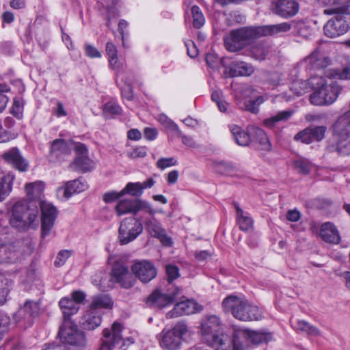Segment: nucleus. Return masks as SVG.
Wrapping results in <instances>:
<instances>
[{
  "label": "nucleus",
  "mask_w": 350,
  "mask_h": 350,
  "mask_svg": "<svg viewBox=\"0 0 350 350\" xmlns=\"http://www.w3.org/2000/svg\"><path fill=\"white\" fill-rule=\"evenodd\" d=\"M331 131L332 137L326 142L325 151L340 157L350 155V109L337 118Z\"/></svg>",
  "instance_id": "nucleus-1"
},
{
  "label": "nucleus",
  "mask_w": 350,
  "mask_h": 350,
  "mask_svg": "<svg viewBox=\"0 0 350 350\" xmlns=\"http://www.w3.org/2000/svg\"><path fill=\"white\" fill-rule=\"evenodd\" d=\"M305 88L313 90L310 96L311 104L317 106L330 105L338 98L342 87L336 81L328 82L322 76H312L305 82Z\"/></svg>",
  "instance_id": "nucleus-2"
},
{
  "label": "nucleus",
  "mask_w": 350,
  "mask_h": 350,
  "mask_svg": "<svg viewBox=\"0 0 350 350\" xmlns=\"http://www.w3.org/2000/svg\"><path fill=\"white\" fill-rule=\"evenodd\" d=\"M200 334L202 342L215 350H228L230 347V338L224 333L222 321L217 315L201 319Z\"/></svg>",
  "instance_id": "nucleus-3"
},
{
  "label": "nucleus",
  "mask_w": 350,
  "mask_h": 350,
  "mask_svg": "<svg viewBox=\"0 0 350 350\" xmlns=\"http://www.w3.org/2000/svg\"><path fill=\"white\" fill-rule=\"evenodd\" d=\"M221 308L224 313L230 314L240 321H260L263 318L262 310L250 303L245 296L228 295L223 299Z\"/></svg>",
  "instance_id": "nucleus-4"
},
{
  "label": "nucleus",
  "mask_w": 350,
  "mask_h": 350,
  "mask_svg": "<svg viewBox=\"0 0 350 350\" xmlns=\"http://www.w3.org/2000/svg\"><path fill=\"white\" fill-rule=\"evenodd\" d=\"M38 214L36 205L32 206L26 200H19L12 207L9 224L18 232H27L38 227Z\"/></svg>",
  "instance_id": "nucleus-5"
},
{
  "label": "nucleus",
  "mask_w": 350,
  "mask_h": 350,
  "mask_svg": "<svg viewBox=\"0 0 350 350\" xmlns=\"http://www.w3.org/2000/svg\"><path fill=\"white\" fill-rule=\"evenodd\" d=\"M262 36L258 27H244L230 31L224 40L226 49L230 52H237L250 45L255 39Z\"/></svg>",
  "instance_id": "nucleus-6"
},
{
  "label": "nucleus",
  "mask_w": 350,
  "mask_h": 350,
  "mask_svg": "<svg viewBox=\"0 0 350 350\" xmlns=\"http://www.w3.org/2000/svg\"><path fill=\"white\" fill-rule=\"evenodd\" d=\"M262 36L258 27H244L230 31L224 40L226 49L230 52H237L250 45L255 39Z\"/></svg>",
  "instance_id": "nucleus-7"
},
{
  "label": "nucleus",
  "mask_w": 350,
  "mask_h": 350,
  "mask_svg": "<svg viewBox=\"0 0 350 350\" xmlns=\"http://www.w3.org/2000/svg\"><path fill=\"white\" fill-rule=\"evenodd\" d=\"M57 337L65 345H68L76 348H84L87 345V338L84 332L79 329L73 321H63L59 327Z\"/></svg>",
  "instance_id": "nucleus-8"
},
{
  "label": "nucleus",
  "mask_w": 350,
  "mask_h": 350,
  "mask_svg": "<svg viewBox=\"0 0 350 350\" xmlns=\"http://www.w3.org/2000/svg\"><path fill=\"white\" fill-rule=\"evenodd\" d=\"M122 325L118 322H114L111 329L105 328L103 331L104 339L99 350H126L128 344L133 343V339H124L122 336Z\"/></svg>",
  "instance_id": "nucleus-9"
},
{
  "label": "nucleus",
  "mask_w": 350,
  "mask_h": 350,
  "mask_svg": "<svg viewBox=\"0 0 350 350\" xmlns=\"http://www.w3.org/2000/svg\"><path fill=\"white\" fill-rule=\"evenodd\" d=\"M187 332L184 323H177L169 329H163L160 334L159 345L164 350H178L181 348L183 337Z\"/></svg>",
  "instance_id": "nucleus-10"
},
{
  "label": "nucleus",
  "mask_w": 350,
  "mask_h": 350,
  "mask_svg": "<svg viewBox=\"0 0 350 350\" xmlns=\"http://www.w3.org/2000/svg\"><path fill=\"white\" fill-rule=\"evenodd\" d=\"M110 282L118 284L121 288L129 289L133 287L135 279L130 272L128 265L122 260H116L110 271Z\"/></svg>",
  "instance_id": "nucleus-11"
},
{
  "label": "nucleus",
  "mask_w": 350,
  "mask_h": 350,
  "mask_svg": "<svg viewBox=\"0 0 350 350\" xmlns=\"http://www.w3.org/2000/svg\"><path fill=\"white\" fill-rule=\"evenodd\" d=\"M143 232L141 221L130 217L124 219L118 229V240L120 245H126L137 239Z\"/></svg>",
  "instance_id": "nucleus-12"
},
{
  "label": "nucleus",
  "mask_w": 350,
  "mask_h": 350,
  "mask_svg": "<svg viewBox=\"0 0 350 350\" xmlns=\"http://www.w3.org/2000/svg\"><path fill=\"white\" fill-rule=\"evenodd\" d=\"M331 59L323 54L319 49H316L299 64L310 77L319 76L317 72H321L329 66Z\"/></svg>",
  "instance_id": "nucleus-13"
},
{
  "label": "nucleus",
  "mask_w": 350,
  "mask_h": 350,
  "mask_svg": "<svg viewBox=\"0 0 350 350\" xmlns=\"http://www.w3.org/2000/svg\"><path fill=\"white\" fill-rule=\"evenodd\" d=\"M179 289L174 288L171 291H164L161 289H155L147 297L146 305L147 307L163 309L173 305L176 301L179 294Z\"/></svg>",
  "instance_id": "nucleus-14"
},
{
  "label": "nucleus",
  "mask_w": 350,
  "mask_h": 350,
  "mask_svg": "<svg viewBox=\"0 0 350 350\" xmlns=\"http://www.w3.org/2000/svg\"><path fill=\"white\" fill-rule=\"evenodd\" d=\"M116 211L118 215L127 213L136 215L141 211L149 213L150 215H154L156 213V211L149 202L141 199L122 200L117 204Z\"/></svg>",
  "instance_id": "nucleus-15"
},
{
  "label": "nucleus",
  "mask_w": 350,
  "mask_h": 350,
  "mask_svg": "<svg viewBox=\"0 0 350 350\" xmlns=\"http://www.w3.org/2000/svg\"><path fill=\"white\" fill-rule=\"evenodd\" d=\"M38 206L41 211V237L45 239L54 227L58 211L52 204L46 202H39Z\"/></svg>",
  "instance_id": "nucleus-16"
},
{
  "label": "nucleus",
  "mask_w": 350,
  "mask_h": 350,
  "mask_svg": "<svg viewBox=\"0 0 350 350\" xmlns=\"http://www.w3.org/2000/svg\"><path fill=\"white\" fill-rule=\"evenodd\" d=\"M345 14L337 12L334 16L329 19L323 27L324 33L329 38H336L348 31L350 27L344 16Z\"/></svg>",
  "instance_id": "nucleus-17"
},
{
  "label": "nucleus",
  "mask_w": 350,
  "mask_h": 350,
  "mask_svg": "<svg viewBox=\"0 0 350 350\" xmlns=\"http://www.w3.org/2000/svg\"><path fill=\"white\" fill-rule=\"evenodd\" d=\"M132 273L142 283L146 284L156 278L157 270L152 262L142 260L135 262L131 267Z\"/></svg>",
  "instance_id": "nucleus-18"
},
{
  "label": "nucleus",
  "mask_w": 350,
  "mask_h": 350,
  "mask_svg": "<svg viewBox=\"0 0 350 350\" xmlns=\"http://www.w3.org/2000/svg\"><path fill=\"white\" fill-rule=\"evenodd\" d=\"M299 10L296 0H274L271 3L272 12L283 18H289L295 16Z\"/></svg>",
  "instance_id": "nucleus-19"
},
{
  "label": "nucleus",
  "mask_w": 350,
  "mask_h": 350,
  "mask_svg": "<svg viewBox=\"0 0 350 350\" xmlns=\"http://www.w3.org/2000/svg\"><path fill=\"white\" fill-rule=\"evenodd\" d=\"M76 157L72 163L75 170L85 173L90 172L92 167L91 160L88 157V150L86 146L82 143H78L75 148Z\"/></svg>",
  "instance_id": "nucleus-20"
},
{
  "label": "nucleus",
  "mask_w": 350,
  "mask_h": 350,
  "mask_svg": "<svg viewBox=\"0 0 350 350\" xmlns=\"http://www.w3.org/2000/svg\"><path fill=\"white\" fill-rule=\"evenodd\" d=\"M21 250L18 243L0 244V264H14L19 260Z\"/></svg>",
  "instance_id": "nucleus-21"
},
{
  "label": "nucleus",
  "mask_w": 350,
  "mask_h": 350,
  "mask_svg": "<svg viewBox=\"0 0 350 350\" xmlns=\"http://www.w3.org/2000/svg\"><path fill=\"white\" fill-rule=\"evenodd\" d=\"M2 158L8 164L19 172H24L28 170V161L23 158L16 147L12 148L2 154Z\"/></svg>",
  "instance_id": "nucleus-22"
},
{
  "label": "nucleus",
  "mask_w": 350,
  "mask_h": 350,
  "mask_svg": "<svg viewBox=\"0 0 350 350\" xmlns=\"http://www.w3.org/2000/svg\"><path fill=\"white\" fill-rule=\"evenodd\" d=\"M152 216L151 218L145 220L148 231L152 237L159 239L163 245L171 246L172 245L171 238L167 235L165 230L162 228L159 221L154 217V215Z\"/></svg>",
  "instance_id": "nucleus-23"
},
{
  "label": "nucleus",
  "mask_w": 350,
  "mask_h": 350,
  "mask_svg": "<svg viewBox=\"0 0 350 350\" xmlns=\"http://www.w3.org/2000/svg\"><path fill=\"white\" fill-rule=\"evenodd\" d=\"M25 189L27 197L26 200L27 203L32 206L36 205L38 208L39 202H43L41 200V196L44 189V183L36 181L27 183L25 186Z\"/></svg>",
  "instance_id": "nucleus-24"
},
{
  "label": "nucleus",
  "mask_w": 350,
  "mask_h": 350,
  "mask_svg": "<svg viewBox=\"0 0 350 350\" xmlns=\"http://www.w3.org/2000/svg\"><path fill=\"white\" fill-rule=\"evenodd\" d=\"M227 70L230 77L250 76L254 72L251 64L243 61H232Z\"/></svg>",
  "instance_id": "nucleus-25"
},
{
  "label": "nucleus",
  "mask_w": 350,
  "mask_h": 350,
  "mask_svg": "<svg viewBox=\"0 0 350 350\" xmlns=\"http://www.w3.org/2000/svg\"><path fill=\"white\" fill-rule=\"evenodd\" d=\"M319 235L323 241L331 244H338L340 236L336 226L331 222H325L321 226Z\"/></svg>",
  "instance_id": "nucleus-26"
},
{
  "label": "nucleus",
  "mask_w": 350,
  "mask_h": 350,
  "mask_svg": "<svg viewBox=\"0 0 350 350\" xmlns=\"http://www.w3.org/2000/svg\"><path fill=\"white\" fill-rule=\"evenodd\" d=\"M87 188L86 182L82 178L68 181L66 183L65 187H59L57 192L63 193L65 198H70L73 194L80 193L85 190Z\"/></svg>",
  "instance_id": "nucleus-27"
},
{
  "label": "nucleus",
  "mask_w": 350,
  "mask_h": 350,
  "mask_svg": "<svg viewBox=\"0 0 350 350\" xmlns=\"http://www.w3.org/2000/svg\"><path fill=\"white\" fill-rule=\"evenodd\" d=\"M72 148L64 139H55L51 143L50 155L56 159H61L65 156L70 155Z\"/></svg>",
  "instance_id": "nucleus-28"
},
{
  "label": "nucleus",
  "mask_w": 350,
  "mask_h": 350,
  "mask_svg": "<svg viewBox=\"0 0 350 350\" xmlns=\"http://www.w3.org/2000/svg\"><path fill=\"white\" fill-rule=\"evenodd\" d=\"M252 142L255 143L256 148L269 152L272 145L264 130L259 127L252 129Z\"/></svg>",
  "instance_id": "nucleus-29"
},
{
  "label": "nucleus",
  "mask_w": 350,
  "mask_h": 350,
  "mask_svg": "<svg viewBox=\"0 0 350 350\" xmlns=\"http://www.w3.org/2000/svg\"><path fill=\"white\" fill-rule=\"evenodd\" d=\"M59 306L63 314V321H72L71 317L77 314L80 308L79 306L68 297H62L59 301Z\"/></svg>",
  "instance_id": "nucleus-30"
},
{
  "label": "nucleus",
  "mask_w": 350,
  "mask_h": 350,
  "mask_svg": "<svg viewBox=\"0 0 350 350\" xmlns=\"http://www.w3.org/2000/svg\"><path fill=\"white\" fill-rule=\"evenodd\" d=\"M101 322L100 314L96 311L88 309L83 316L81 324L84 329L94 330L100 325Z\"/></svg>",
  "instance_id": "nucleus-31"
},
{
  "label": "nucleus",
  "mask_w": 350,
  "mask_h": 350,
  "mask_svg": "<svg viewBox=\"0 0 350 350\" xmlns=\"http://www.w3.org/2000/svg\"><path fill=\"white\" fill-rule=\"evenodd\" d=\"M325 5H336L335 8L325 9L323 13L326 15H332L340 12L350 15V0H321Z\"/></svg>",
  "instance_id": "nucleus-32"
},
{
  "label": "nucleus",
  "mask_w": 350,
  "mask_h": 350,
  "mask_svg": "<svg viewBox=\"0 0 350 350\" xmlns=\"http://www.w3.org/2000/svg\"><path fill=\"white\" fill-rule=\"evenodd\" d=\"M235 142L241 146H248L252 142V131L248 133L237 125L230 126Z\"/></svg>",
  "instance_id": "nucleus-33"
},
{
  "label": "nucleus",
  "mask_w": 350,
  "mask_h": 350,
  "mask_svg": "<svg viewBox=\"0 0 350 350\" xmlns=\"http://www.w3.org/2000/svg\"><path fill=\"white\" fill-rule=\"evenodd\" d=\"M14 178L11 172L7 174L0 173V202L3 201L10 194Z\"/></svg>",
  "instance_id": "nucleus-34"
},
{
  "label": "nucleus",
  "mask_w": 350,
  "mask_h": 350,
  "mask_svg": "<svg viewBox=\"0 0 350 350\" xmlns=\"http://www.w3.org/2000/svg\"><path fill=\"white\" fill-rule=\"evenodd\" d=\"M291 23L284 22L279 24L260 26L262 36H273L280 33H286L291 30Z\"/></svg>",
  "instance_id": "nucleus-35"
},
{
  "label": "nucleus",
  "mask_w": 350,
  "mask_h": 350,
  "mask_svg": "<svg viewBox=\"0 0 350 350\" xmlns=\"http://www.w3.org/2000/svg\"><path fill=\"white\" fill-rule=\"evenodd\" d=\"M113 305L112 299L108 295L100 294L92 297L89 309L96 311L97 309H111Z\"/></svg>",
  "instance_id": "nucleus-36"
},
{
  "label": "nucleus",
  "mask_w": 350,
  "mask_h": 350,
  "mask_svg": "<svg viewBox=\"0 0 350 350\" xmlns=\"http://www.w3.org/2000/svg\"><path fill=\"white\" fill-rule=\"evenodd\" d=\"M250 56L258 61H263L269 53V46L267 42H258L250 47Z\"/></svg>",
  "instance_id": "nucleus-37"
},
{
  "label": "nucleus",
  "mask_w": 350,
  "mask_h": 350,
  "mask_svg": "<svg viewBox=\"0 0 350 350\" xmlns=\"http://www.w3.org/2000/svg\"><path fill=\"white\" fill-rule=\"evenodd\" d=\"M233 205L236 208L237 222L239 225L240 230L247 232L252 229L253 219L248 216L247 213H244L243 210L240 208L237 202H234Z\"/></svg>",
  "instance_id": "nucleus-38"
},
{
  "label": "nucleus",
  "mask_w": 350,
  "mask_h": 350,
  "mask_svg": "<svg viewBox=\"0 0 350 350\" xmlns=\"http://www.w3.org/2000/svg\"><path fill=\"white\" fill-rule=\"evenodd\" d=\"M230 340L232 350H245L248 342L247 329L234 330Z\"/></svg>",
  "instance_id": "nucleus-39"
},
{
  "label": "nucleus",
  "mask_w": 350,
  "mask_h": 350,
  "mask_svg": "<svg viewBox=\"0 0 350 350\" xmlns=\"http://www.w3.org/2000/svg\"><path fill=\"white\" fill-rule=\"evenodd\" d=\"M215 171L221 174L233 176L237 175L239 172L238 167L231 162L217 161L213 163Z\"/></svg>",
  "instance_id": "nucleus-40"
},
{
  "label": "nucleus",
  "mask_w": 350,
  "mask_h": 350,
  "mask_svg": "<svg viewBox=\"0 0 350 350\" xmlns=\"http://www.w3.org/2000/svg\"><path fill=\"white\" fill-rule=\"evenodd\" d=\"M247 335L248 342L256 345L268 342L272 338V335L269 332L247 330Z\"/></svg>",
  "instance_id": "nucleus-41"
},
{
  "label": "nucleus",
  "mask_w": 350,
  "mask_h": 350,
  "mask_svg": "<svg viewBox=\"0 0 350 350\" xmlns=\"http://www.w3.org/2000/svg\"><path fill=\"white\" fill-rule=\"evenodd\" d=\"M12 284L11 280L6 278L4 274L0 273V306L6 302Z\"/></svg>",
  "instance_id": "nucleus-42"
},
{
  "label": "nucleus",
  "mask_w": 350,
  "mask_h": 350,
  "mask_svg": "<svg viewBox=\"0 0 350 350\" xmlns=\"http://www.w3.org/2000/svg\"><path fill=\"white\" fill-rule=\"evenodd\" d=\"M293 113V110H284L278 112L275 116L265 119L264 124L265 126L272 128L276 123L281 121L288 120Z\"/></svg>",
  "instance_id": "nucleus-43"
},
{
  "label": "nucleus",
  "mask_w": 350,
  "mask_h": 350,
  "mask_svg": "<svg viewBox=\"0 0 350 350\" xmlns=\"http://www.w3.org/2000/svg\"><path fill=\"white\" fill-rule=\"evenodd\" d=\"M122 112V107L116 102L112 100L107 102L103 107V114L107 118H111L115 116L120 115Z\"/></svg>",
  "instance_id": "nucleus-44"
},
{
  "label": "nucleus",
  "mask_w": 350,
  "mask_h": 350,
  "mask_svg": "<svg viewBox=\"0 0 350 350\" xmlns=\"http://www.w3.org/2000/svg\"><path fill=\"white\" fill-rule=\"evenodd\" d=\"M39 305L33 301H26L23 307L21 309L20 313L24 316V318L36 317L39 313Z\"/></svg>",
  "instance_id": "nucleus-45"
},
{
  "label": "nucleus",
  "mask_w": 350,
  "mask_h": 350,
  "mask_svg": "<svg viewBox=\"0 0 350 350\" xmlns=\"http://www.w3.org/2000/svg\"><path fill=\"white\" fill-rule=\"evenodd\" d=\"M143 193V188L140 182L129 183L121 190V195H130L133 197H139Z\"/></svg>",
  "instance_id": "nucleus-46"
},
{
  "label": "nucleus",
  "mask_w": 350,
  "mask_h": 350,
  "mask_svg": "<svg viewBox=\"0 0 350 350\" xmlns=\"http://www.w3.org/2000/svg\"><path fill=\"white\" fill-rule=\"evenodd\" d=\"M193 18L192 25L195 29H200L205 23V17L198 5H193L191 8Z\"/></svg>",
  "instance_id": "nucleus-47"
},
{
  "label": "nucleus",
  "mask_w": 350,
  "mask_h": 350,
  "mask_svg": "<svg viewBox=\"0 0 350 350\" xmlns=\"http://www.w3.org/2000/svg\"><path fill=\"white\" fill-rule=\"evenodd\" d=\"M327 77L330 79H338L341 80L350 79V66L347 65L342 69H332L327 73Z\"/></svg>",
  "instance_id": "nucleus-48"
},
{
  "label": "nucleus",
  "mask_w": 350,
  "mask_h": 350,
  "mask_svg": "<svg viewBox=\"0 0 350 350\" xmlns=\"http://www.w3.org/2000/svg\"><path fill=\"white\" fill-rule=\"evenodd\" d=\"M189 301H182L177 303L173 310L170 312L171 317H178L181 315H188L193 312V310L189 307Z\"/></svg>",
  "instance_id": "nucleus-49"
},
{
  "label": "nucleus",
  "mask_w": 350,
  "mask_h": 350,
  "mask_svg": "<svg viewBox=\"0 0 350 350\" xmlns=\"http://www.w3.org/2000/svg\"><path fill=\"white\" fill-rule=\"evenodd\" d=\"M105 51L109 57V66L112 69L116 70L118 62L117 49L116 46L111 42H107L105 46Z\"/></svg>",
  "instance_id": "nucleus-50"
},
{
  "label": "nucleus",
  "mask_w": 350,
  "mask_h": 350,
  "mask_svg": "<svg viewBox=\"0 0 350 350\" xmlns=\"http://www.w3.org/2000/svg\"><path fill=\"white\" fill-rule=\"evenodd\" d=\"M297 325L298 329L304 332H306L308 335L312 336H319L321 335V331L317 327L310 324L306 321H298Z\"/></svg>",
  "instance_id": "nucleus-51"
},
{
  "label": "nucleus",
  "mask_w": 350,
  "mask_h": 350,
  "mask_svg": "<svg viewBox=\"0 0 350 350\" xmlns=\"http://www.w3.org/2000/svg\"><path fill=\"white\" fill-rule=\"evenodd\" d=\"M24 104L22 98L17 96L14 98L10 113L18 120L23 118Z\"/></svg>",
  "instance_id": "nucleus-52"
},
{
  "label": "nucleus",
  "mask_w": 350,
  "mask_h": 350,
  "mask_svg": "<svg viewBox=\"0 0 350 350\" xmlns=\"http://www.w3.org/2000/svg\"><path fill=\"white\" fill-rule=\"evenodd\" d=\"M308 129L310 130V133L314 142H320L325 137L327 131L325 126H315L308 127Z\"/></svg>",
  "instance_id": "nucleus-53"
},
{
  "label": "nucleus",
  "mask_w": 350,
  "mask_h": 350,
  "mask_svg": "<svg viewBox=\"0 0 350 350\" xmlns=\"http://www.w3.org/2000/svg\"><path fill=\"white\" fill-rule=\"evenodd\" d=\"M148 148L146 146H135L127 152V157L131 159L144 158L146 157Z\"/></svg>",
  "instance_id": "nucleus-54"
},
{
  "label": "nucleus",
  "mask_w": 350,
  "mask_h": 350,
  "mask_svg": "<svg viewBox=\"0 0 350 350\" xmlns=\"http://www.w3.org/2000/svg\"><path fill=\"white\" fill-rule=\"evenodd\" d=\"M165 271L169 283H172L174 280L180 276L179 268L176 265H167L165 266Z\"/></svg>",
  "instance_id": "nucleus-55"
},
{
  "label": "nucleus",
  "mask_w": 350,
  "mask_h": 350,
  "mask_svg": "<svg viewBox=\"0 0 350 350\" xmlns=\"http://www.w3.org/2000/svg\"><path fill=\"white\" fill-rule=\"evenodd\" d=\"M72 251L68 250H60L57 257L54 261V265L56 267H59L63 266L66 260L71 256Z\"/></svg>",
  "instance_id": "nucleus-56"
},
{
  "label": "nucleus",
  "mask_w": 350,
  "mask_h": 350,
  "mask_svg": "<svg viewBox=\"0 0 350 350\" xmlns=\"http://www.w3.org/2000/svg\"><path fill=\"white\" fill-rule=\"evenodd\" d=\"M294 139L296 141H300L306 144H310L314 142L310 133V130H309L308 127L297 133L295 135Z\"/></svg>",
  "instance_id": "nucleus-57"
},
{
  "label": "nucleus",
  "mask_w": 350,
  "mask_h": 350,
  "mask_svg": "<svg viewBox=\"0 0 350 350\" xmlns=\"http://www.w3.org/2000/svg\"><path fill=\"white\" fill-rule=\"evenodd\" d=\"M205 60L207 66L212 69L218 68L220 63H222L223 66H225L223 61L219 59L218 55L213 53H208L206 55Z\"/></svg>",
  "instance_id": "nucleus-58"
},
{
  "label": "nucleus",
  "mask_w": 350,
  "mask_h": 350,
  "mask_svg": "<svg viewBox=\"0 0 350 350\" xmlns=\"http://www.w3.org/2000/svg\"><path fill=\"white\" fill-rule=\"evenodd\" d=\"M10 90L9 86L5 83H0V113L4 111L9 101V98L4 93L8 92Z\"/></svg>",
  "instance_id": "nucleus-59"
},
{
  "label": "nucleus",
  "mask_w": 350,
  "mask_h": 350,
  "mask_svg": "<svg viewBox=\"0 0 350 350\" xmlns=\"http://www.w3.org/2000/svg\"><path fill=\"white\" fill-rule=\"evenodd\" d=\"M177 165V160L174 157L165 158L163 157L159 159L156 165L159 169L164 170L167 167L174 166Z\"/></svg>",
  "instance_id": "nucleus-60"
},
{
  "label": "nucleus",
  "mask_w": 350,
  "mask_h": 350,
  "mask_svg": "<svg viewBox=\"0 0 350 350\" xmlns=\"http://www.w3.org/2000/svg\"><path fill=\"white\" fill-rule=\"evenodd\" d=\"M295 167L303 174H308L310 171V165L304 159H297L294 162Z\"/></svg>",
  "instance_id": "nucleus-61"
},
{
  "label": "nucleus",
  "mask_w": 350,
  "mask_h": 350,
  "mask_svg": "<svg viewBox=\"0 0 350 350\" xmlns=\"http://www.w3.org/2000/svg\"><path fill=\"white\" fill-rule=\"evenodd\" d=\"M160 121L162 124H164L165 126L171 130L175 131L176 135H181V131L179 129L178 126L172 120L167 118L166 116H163L160 118Z\"/></svg>",
  "instance_id": "nucleus-62"
},
{
  "label": "nucleus",
  "mask_w": 350,
  "mask_h": 350,
  "mask_svg": "<svg viewBox=\"0 0 350 350\" xmlns=\"http://www.w3.org/2000/svg\"><path fill=\"white\" fill-rule=\"evenodd\" d=\"M85 55L90 58H100L101 57L100 52L93 45L90 44H85L84 46Z\"/></svg>",
  "instance_id": "nucleus-63"
},
{
  "label": "nucleus",
  "mask_w": 350,
  "mask_h": 350,
  "mask_svg": "<svg viewBox=\"0 0 350 350\" xmlns=\"http://www.w3.org/2000/svg\"><path fill=\"white\" fill-rule=\"evenodd\" d=\"M85 298V293L80 290L73 291L70 294V299H73V301L77 304V306L83 304Z\"/></svg>",
  "instance_id": "nucleus-64"
}]
</instances>
